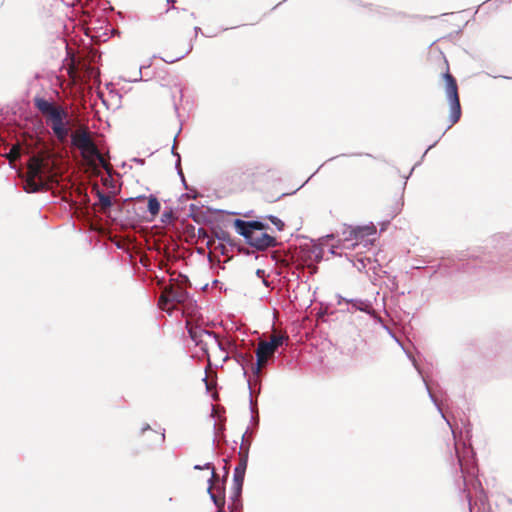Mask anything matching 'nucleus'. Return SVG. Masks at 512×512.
Segmentation results:
<instances>
[{"label":"nucleus","mask_w":512,"mask_h":512,"mask_svg":"<svg viewBox=\"0 0 512 512\" xmlns=\"http://www.w3.org/2000/svg\"><path fill=\"white\" fill-rule=\"evenodd\" d=\"M237 232L246 242L258 250H265L275 245V238L265 232V225L259 221L235 220Z\"/></svg>","instance_id":"f257e3e1"},{"label":"nucleus","mask_w":512,"mask_h":512,"mask_svg":"<svg viewBox=\"0 0 512 512\" xmlns=\"http://www.w3.org/2000/svg\"><path fill=\"white\" fill-rule=\"evenodd\" d=\"M70 136L72 145L80 151L82 157L89 164L95 165L99 162L104 165V159L86 129H78Z\"/></svg>","instance_id":"f03ea898"},{"label":"nucleus","mask_w":512,"mask_h":512,"mask_svg":"<svg viewBox=\"0 0 512 512\" xmlns=\"http://www.w3.org/2000/svg\"><path fill=\"white\" fill-rule=\"evenodd\" d=\"M275 351L276 350L270 346L267 341H260L256 349V363L252 362V356H246L243 354L238 355V362L241 364L244 371L246 369V365L251 364L253 374L258 376Z\"/></svg>","instance_id":"7ed1b4c3"},{"label":"nucleus","mask_w":512,"mask_h":512,"mask_svg":"<svg viewBox=\"0 0 512 512\" xmlns=\"http://www.w3.org/2000/svg\"><path fill=\"white\" fill-rule=\"evenodd\" d=\"M343 234L345 235L344 247L355 248L360 244L367 246L371 243V239L369 237L376 234V228L374 225L349 227Z\"/></svg>","instance_id":"20e7f679"},{"label":"nucleus","mask_w":512,"mask_h":512,"mask_svg":"<svg viewBox=\"0 0 512 512\" xmlns=\"http://www.w3.org/2000/svg\"><path fill=\"white\" fill-rule=\"evenodd\" d=\"M444 79L446 81V94L450 103L451 115L450 121L451 125L457 123L461 116V107L458 96L457 83L451 74L446 73L444 75Z\"/></svg>","instance_id":"39448f33"},{"label":"nucleus","mask_w":512,"mask_h":512,"mask_svg":"<svg viewBox=\"0 0 512 512\" xmlns=\"http://www.w3.org/2000/svg\"><path fill=\"white\" fill-rule=\"evenodd\" d=\"M246 460H242L234 470L233 476V493L230 496L231 503L229 504L230 512H238L240 507V494L244 482V476L246 471Z\"/></svg>","instance_id":"423d86ee"},{"label":"nucleus","mask_w":512,"mask_h":512,"mask_svg":"<svg viewBox=\"0 0 512 512\" xmlns=\"http://www.w3.org/2000/svg\"><path fill=\"white\" fill-rule=\"evenodd\" d=\"M34 105L45 117L46 123L59 118V116H65V113L68 112L64 107L41 97L34 99Z\"/></svg>","instance_id":"0eeeda50"},{"label":"nucleus","mask_w":512,"mask_h":512,"mask_svg":"<svg viewBox=\"0 0 512 512\" xmlns=\"http://www.w3.org/2000/svg\"><path fill=\"white\" fill-rule=\"evenodd\" d=\"M191 339L203 351H207L213 345H219L216 334L200 327H191L188 330Z\"/></svg>","instance_id":"6e6552de"},{"label":"nucleus","mask_w":512,"mask_h":512,"mask_svg":"<svg viewBox=\"0 0 512 512\" xmlns=\"http://www.w3.org/2000/svg\"><path fill=\"white\" fill-rule=\"evenodd\" d=\"M53 131V134L60 142H65L70 135V120L68 112L65 116L53 119L47 123Z\"/></svg>","instance_id":"1a4fd4ad"},{"label":"nucleus","mask_w":512,"mask_h":512,"mask_svg":"<svg viewBox=\"0 0 512 512\" xmlns=\"http://www.w3.org/2000/svg\"><path fill=\"white\" fill-rule=\"evenodd\" d=\"M187 294L182 290H165L159 298L158 305L162 310L170 311L174 303H182L186 300Z\"/></svg>","instance_id":"9d476101"},{"label":"nucleus","mask_w":512,"mask_h":512,"mask_svg":"<svg viewBox=\"0 0 512 512\" xmlns=\"http://www.w3.org/2000/svg\"><path fill=\"white\" fill-rule=\"evenodd\" d=\"M41 173V161L37 158H33L28 167L27 186L30 187V191L35 192L43 185Z\"/></svg>","instance_id":"9b49d317"},{"label":"nucleus","mask_w":512,"mask_h":512,"mask_svg":"<svg viewBox=\"0 0 512 512\" xmlns=\"http://www.w3.org/2000/svg\"><path fill=\"white\" fill-rule=\"evenodd\" d=\"M208 493L211 500L217 507V512H224L225 498L223 488L210 484L208 487Z\"/></svg>","instance_id":"f8f14e48"},{"label":"nucleus","mask_w":512,"mask_h":512,"mask_svg":"<svg viewBox=\"0 0 512 512\" xmlns=\"http://www.w3.org/2000/svg\"><path fill=\"white\" fill-rule=\"evenodd\" d=\"M347 302L351 305V308L349 309V311L359 310V311L367 313L370 316L375 315V311L373 309L372 303L368 300L351 299V300H348Z\"/></svg>","instance_id":"ddd939ff"},{"label":"nucleus","mask_w":512,"mask_h":512,"mask_svg":"<svg viewBox=\"0 0 512 512\" xmlns=\"http://www.w3.org/2000/svg\"><path fill=\"white\" fill-rule=\"evenodd\" d=\"M148 211L151 214L152 218H155L160 212V202L157 197L154 195H150L148 198Z\"/></svg>","instance_id":"4468645a"},{"label":"nucleus","mask_w":512,"mask_h":512,"mask_svg":"<svg viewBox=\"0 0 512 512\" xmlns=\"http://www.w3.org/2000/svg\"><path fill=\"white\" fill-rule=\"evenodd\" d=\"M286 340H287V337H284L282 335L273 334L270 337V340L267 341V343L270 346H272L275 350H277V348L280 347Z\"/></svg>","instance_id":"2eb2a0df"},{"label":"nucleus","mask_w":512,"mask_h":512,"mask_svg":"<svg viewBox=\"0 0 512 512\" xmlns=\"http://www.w3.org/2000/svg\"><path fill=\"white\" fill-rule=\"evenodd\" d=\"M98 198H99V203L103 210H106L111 207L112 200L109 195L98 192Z\"/></svg>","instance_id":"dca6fc26"},{"label":"nucleus","mask_w":512,"mask_h":512,"mask_svg":"<svg viewBox=\"0 0 512 512\" xmlns=\"http://www.w3.org/2000/svg\"><path fill=\"white\" fill-rule=\"evenodd\" d=\"M194 469H196V470L209 469V470H211V478H210L209 482L211 483L212 480L216 479V473H215L214 466L209 462L205 463L203 466L195 465Z\"/></svg>","instance_id":"f3484780"},{"label":"nucleus","mask_w":512,"mask_h":512,"mask_svg":"<svg viewBox=\"0 0 512 512\" xmlns=\"http://www.w3.org/2000/svg\"><path fill=\"white\" fill-rule=\"evenodd\" d=\"M10 159L11 160H14L16 158H18L20 156V148L19 146H13L12 149L10 150Z\"/></svg>","instance_id":"a211bd4d"},{"label":"nucleus","mask_w":512,"mask_h":512,"mask_svg":"<svg viewBox=\"0 0 512 512\" xmlns=\"http://www.w3.org/2000/svg\"><path fill=\"white\" fill-rule=\"evenodd\" d=\"M270 219H271L272 223L275 224L279 230L282 229L284 224L280 219H278L277 217H274V216H271Z\"/></svg>","instance_id":"6ab92c4d"},{"label":"nucleus","mask_w":512,"mask_h":512,"mask_svg":"<svg viewBox=\"0 0 512 512\" xmlns=\"http://www.w3.org/2000/svg\"><path fill=\"white\" fill-rule=\"evenodd\" d=\"M458 461H459V465H460V467H461V471H462V473H466V472H468V470H467V466H466V464L464 463V458H463L462 456L458 455Z\"/></svg>","instance_id":"aec40b11"},{"label":"nucleus","mask_w":512,"mask_h":512,"mask_svg":"<svg viewBox=\"0 0 512 512\" xmlns=\"http://www.w3.org/2000/svg\"><path fill=\"white\" fill-rule=\"evenodd\" d=\"M145 198H146L145 196H139L137 199H138V200H143V199H145Z\"/></svg>","instance_id":"412c9836"},{"label":"nucleus","mask_w":512,"mask_h":512,"mask_svg":"<svg viewBox=\"0 0 512 512\" xmlns=\"http://www.w3.org/2000/svg\"><path fill=\"white\" fill-rule=\"evenodd\" d=\"M261 273H263V271H262V270H257V274H258V276H261Z\"/></svg>","instance_id":"4be33fe9"},{"label":"nucleus","mask_w":512,"mask_h":512,"mask_svg":"<svg viewBox=\"0 0 512 512\" xmlns=\"http://www.w3.org/2000/svg\"><path fill=\"white\" fill-rule=\"evenodd\" d=\"M261 273H263V271H262V270H257V274H258V276H261Z\"/></svg>","instance_id":"5701e85b"},{"label":"nucleus","mask_w":512,"mask_h":512,"mask_svg":"<svg viewBox=\"0 0 512 512\" xmlns=\"http://www.w3.org/2000/svg\"><path fill=\"white\" fill-rule=\"evenodd\" d=\"M429 394H430V398H432V400L435 401L433 398V395L430 392H429Z\"/></svg>","instance_id":"b1692460"}]
</instances>
